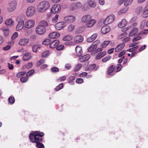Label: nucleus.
Instances as JSON below:
<instances>
[{
    "instance_id": "obj_18",
    "label": "nucleus",
    "mask_w": 148,
    "mask_h": 148,
    "mask_svg": "<svg viewBox=\"0 0 148 148\" xmlns=\"http://www.w3.org/2000/svg\"><path fill=\"white\" fill-rule=\"evenodd\" d=\"M90 58V56L89 54H86L80 57L79 59L81 62H84L88 60Z\"/></svg>"
},
{
    "instance_id": "obj_9",
    "label": "nucleus",
    "mask_w": 148,
    "mask_h": 148,
    "mask_svg": "<svg viewBox=\"0 0 148 148\" xmlns=\"http://www.w3.org/2000/svg\"><path fill=\"white\" fill-rule=\"evenodd\" d=\"M35 22L34 20H30L27 21L25 23V27L26 28H32L35 25Z\"/></svg>"
},
{
    "instance_id": "obj_44",
    "label": "nucleus",
    "mask_w": 148,
    "mask_h": 148,
    "mask_svg": "<svg viewBox=\"0 0 148 148\" xmlns=\"http://www.w3.org/2000/svg\"><path fill=\"white\" fill-rule=\"evenodd\" d=\"M33 65V64L32 62H30L29 63H28L27 64L24 65L23 66V67H25L27 69H29L31 68Z\"/></svg>"
},
{
    "instance_id": "obj_47",
    "label": "nucleus",
    "mask_w": 148,
    "mask_h": 148,
    "mask_svg": "<svg viewBox=\"0 0 148 148\" xmlns=\"http://www.w3.org/2000/svg\"><path fill=\"white\" fill-rule=\"evenodd\" d=\"M34 70H31L29 71L27 73V76H31L34 74Z\"/></svg>"
},
{
    "instance_id": "obj_40",
    "label": "nucleus",
    "mask_w": 148,
    "mask_h": 148,
    "mask_svg": "<svg viewBox=\"0 0 148 148\" xmlns=\"http://www.w3.org/2000/svg\"><path fill=\"white\" fill-rule=\"evenodd\" d=\"M63 87V84L62 83H61L59 85L57 86L55 89L56 91H58L60 89H62Z\"/></svg>"
},
{
    "instance_id": "obj_5",
    "label": "nucleus",
    "mask_w": 148,
    "mask_h": 148,
    "mask_svg": "<svg viewBox=\"0 0 148 148\" xmlns=\"http://www.w3.org/2000/svg\"><path fill=\"white\" fill-rule=\"evenodd\" d=\"M17 5V2L15 1H14L11 2L9 4L7 10L9 12H12L16 9Z\"/></svg>"
},
{
    "instance_id": "obj_59",
    "label": "nucleus",
    "mask_w": 148,
    "mask_h": 148,
    "mask_svg": "<svg viewBox=\"0 0 148 148\" xmlns=\"http://www.w3.org/2000/svg\"><path fill=\"white\" fill-rule=\"evenodd\" d=\"M44 61L43 59H41L38 61L37 63V65L38 66H40L41 64L44 63Z\"/></svg>"
},
{
    "instance_id": "obj_10",
    "label": "nucleus",
    "mask_w": 148,
    "mask_h": 148,
    "mask_svg": "<svg viewBox=\"0 0 148 148\" xmlns=\"http://www.w3.org/2000/svg\"><path fill=\"white\" fill-rule=\"evenodd\" d=\"M84 37L82 36L78 35L76 36L74 38L75 42L77 43H79L82 42L84 40Z\"/></svg>"
},
{
    "instance_id": "obj_14",
    "label": "nucleus",
    "mask_w": 148,
    "mask_h": 148,
    "mask_svg": "<svg viewBox=\"0 0 148 148\" xmlns=\"http://www.w3.org/2000/svg\"><path fill=\"white\" fill-rule=\"evenodd\" d=\"M29 42V40L27 38H22L19 41L18 44L20 46L26 45Z\"/></svg>"
},
{
    "instance_id": "obj_45",
    "label": "nucleus",
    "mask_w": 148,
    "mask_h": 148,
    "mask_svg": "<svg viewBox=\"0 0 148 148\" xmlns=\"http://www.w3.org/2000/svg\"><path fill=\"white\" fill-rule=\"evenodd\" d=\"M66 79V77L65 76H63L62 77H59L58 79L56 81L57 82H60L63 81H64Z\"/></svg>"
},
{
    "instance_id": "obj_27",
    "label": "nucleus",
    "mask_w": 148,
    "mask_h": 148,
    "mask_svg": "<svg viewBox=\"0 0 148 148\" xmlns=\"http://www.w3.org/2000/svg\"><path fill=\"white\" fill-rule=\"evenodd\" d=\"M96 21L93 19H92L89 21L87 23V27H91L96 23Z\"/></svg>"
},
{
    "instance_id": "obj_2",
    "label": "nucleus",
    "mask_w": 148,
    "mask_h": 148,
    "mask_svg": "<svg viewBox=\"0 0 148 148\" xmlns=\"http://www.w3.org/2000/svg\"><path fill=\"white\" fill-rule=\"evenodd\" d=\"M49 7V4L48 2L42 1L38 4L37 7V10L38 12H45Z\"/></svg>"
},
{
    "instance_id": "obj_15",
    "label": "nucleus",
    "mask_w": 148,
    "mask_h": 148,
    "mask_svg": "<svg viewBox=\"0 0 148 148\" xmlns=\"http://www.w3.org/2000/svg\"><path fill=\"white\" fill-rule=\"evenodd\" d=\"M76 55L78 56H80L82 55L83 51L82 48L79 46H77L75 48Z\"/></svg>"
},
{
    "instance_id": "obj_56",
    "label": "nucleus",
    "mask_w": 148,
    "mask_h": 148,
    "mask_svg": "<svg viewBox=\"0 0 148 148\" xmlns=\"http://www.w3.org/2000/svg\"><path fill=\"white\" fill-rule=\"evenodd\" d=\"M18 36V34L17 32H15L12 35L11 38L12 40H14L16 39Z\"/></svg>"
},
{
    "instance_id": "obj_25",
    "label": "nucleus",
    "mask_w": 148,
    "mask_h": 148,
    "mask_svg": "<svg viewBox=\"0 0 148 148\" xmlns=\"http://www.w3.org/2000/svg\"><path fill=\"white\" fill-rule=\"evenodd\" d=\"M91 18V16L90 15H87L83 16L82 19L83 22H85Z\"/></svg>"
},
{
    "instance_id": "obj_23",
    "label": "nucleus",
    "mask_w": 148,
    "mask_h": 148,
    "mask_svg": "<svg viewBox=\"0 0 148 148\" xmlns=\"http://www.w3.org/2000/svg\"><path fill=\"white\" fill-rule=\"evenodd\" d=\"M88 3L89 6L92 8H95L96 5V3L95 0H88Z\"/></svg>"
},
{
    "instance_id": "obj_57",
    "label": "nucleus",
    "mask_w": 148,
    "mask_h": 148,
    "mask_svg": "<svg viewBox=\"0 0 148 148\" xmlns=\"http://www.w3.org/2000/svg\"><path fill=\"white\" fill-rule=\"evenodd\" d=\"M76 82L78 84H81L83 82V79L82 78H77L76 79Z\"/></svg>"
},
{
    "instance_id": "obj_19",
    "label": "nucleus",
    "mask_w": 148,
    "mask_h": 148,
    "mask_svg": "<svg viewBox=\"0 0 148 148\" xmlns=\"http://www.w3.org/2000/svg\"><path fill=\"white\" fill-rule=\"evenodd\" d=\"M97 34H93L90 37H88L87 40V41L88 42H91L95 40L97 37Z\"/></svg>"
},
{
    "instance_id": "obj_17",
    "label": "nucleus",
    "mask_w": 148,
    "mask_h": 148,
    "mask_svg": "<svg viewBox=\"0 0 148 148\" xmlns=\"http://www.w3.org/2000/svg\"><path fill=\"white\" fill-rule=\"evenodd\" d=\"M127 24V22L125 19L122 20L121 22L118 24L119 28H124Z\"/></svg>"
},
{
    "instance_id": "obj_28",
    "label": "nucleus",
    "mask_w": 148,
    "mask_h": 148,
    "mask_svg": "<svg viewBox=\"0 0 148 148\" xmlns=\"http://www.w3.org/2000/svg\"><path fill=\"white\" fill-rule=\"evenodd\" d=\"M106 54V51H103L101 53H99L97 56L96 58L97 60L103 57Z\"/></svg>"
},
{
    "instance_id": "obj_46",
    "label": "nucleus",
    "mask_w": 148,
    "mask_h": 148,
    "mask_svg": "<svg viewBox=\"0 0 148 148\" xmlns=\"http://www.w3.org/2000/svg\"><path fill=\"white\" fill-rule=\"evenodd\" d=\"M133 0H125L124 2V5L127 6L130 4H131Z\"/></svg>"
},
{
    "instance_id": "obj_50",
    "label": "nucleus",
    "mask_w": 148,
    "mask_h": 148,
    "mask_svg": "<svg viewBox=\"0 0 148 148\" xmlns=\"http://www.w3.org/2000/svg\"><path fill=\"white\" fill-rule=\"evenodd\" d=\"M51 70L52 72L55 73L58 72L59 71V69L57 67H53L51 68Z\"/></svg>"
},
{
    "instance_id": "obj_43",
    "label": "nucleus",
    "mask_w": 148,
    "mask_h": 148,
    "mask_svg": "<svg viewBox=\"0 0 148 148\" xmlns=\"http://www.w3.org/2000/svg\"><path fill=\"white\" fill-rule=\"evenodd\" d=\"M8 100L9 102L11 104L14 103L15 101V99L14 97L13 96H10L9 99Z\"/></svg>"
},
{
    "instance_id": "obj_31",
    "label": "nucleus",
    "mask_w": 148,
    "mask_h": 148,
    "mask_svg": "<svg viewBox=\"0 0 148 148\" xmlns=\"http://www.w3.org/2000/svg\"><path fill=\"white\" fill-rule=\"evenodd\" d=\"M73 37L72 36L70 35H67L64 36L62 39L63 40L65 41H69L73 39Z\"/></svg>"
},
{
    "instance_id": "obj_4",
    "label": "nucleus",
    "mask_w": 148,
    "mask_h": 148,
    "mask_svg": "<svg viewBox=\"0 0 148 148\" xmlns=\"http://www.w3.org/2000/svg\"><path fill=\"white\" fill-rule=\"evenodd\" d=\"M36 12L35 8L33 6L28 7L26 11V14L28 17H31L34 15Z\"/></svg>"
},
{
    "instance_id": "obj_29",
    "label": "nucleus",
    "mask_w": 148,
    "mask_h": 148,
    "mask_svg": "<svg viewBox=\"0 0 148 148\" xmlns=\"http://www.w3.org/2000/svg\"><path fill=\"white\" fill-rule=\"evenodd\" d=\"M138 32V28H133L129 34V36H131L136 34Z\"/></svg>"
},
{
    "instance_id": "obj_22",
    "label": "nucleus",
    "mask_w": 148,
    "mask_h": 148,
    "mask_svg": "<svg viewBox=\"0 0 148 148\" xmlns=\"http://www.w3.org/2000/svg\"><path fill=\"white\" fill-rule=\"evenodd\" d=\"M142 15L143 17L145 18L148 17V5H147L145 8Z\"/></svg>"
},
{
    "instance_id": "obj_30",
    "label": "nucleus",
    "mask_w": 148,
    "mask_h": 148,
    "mask_svg": "<svg viewBox=\"0 0 148 148\" xmlns=\"http://www.w3.org/2000/svg\"><path fill=\"white\" fill-rule=\"evenodd\" d=\"M97 48V45L96 44H93L88 48V51L91 52L95 50Z\"/></svg>"
},
{
    "instance_id": "obj_64",
    "label": "nucleus",
    "mask_w": 148,
    "mask_h": 148,
    "mask_svg": "<svg viewBox=\"0 0 148 148\" xmlns=\"http://www.w3.org/2000/svg\"><path fill=\"white\" fill-rule=\"evenodd\" d=\"M146 47V45H144L139 49L138 50L140 52L143 50L144 49H145Z\"/></svg>"
},
{
    "instance_id": "obj_63",
    "label": "nucleus",
    "mask_w": 148,
    "mask_h": 148,
    "mask_svg": "<svg viewBox=\"0 0 148 148\" xmlns=\"http://www.w3.org/2000/svg\"><path fill=\"white\" fill-rule=\"evenodd\" d=\"M11 47V46L10 45H8L5 47L3 48V50L6 51L9 50Z\"/></svg>"
},
{
    "instance_id": "obj_1",
    "label": "nucleus",
    "mask_w": 148,
    "mask_h": 148,
    "mask_svg": "<svg viewBox=\"0 0 148 148\" xmlns=\"http://www.w3.org/2000/svg\"><path fill=\"white\" fill-rule=\"evenodd\" d=\"M44 135L43 132L38 131L32 132L30 133L29 137L31 142L36 143V146L38 148H44L43 144L40 143L42 141V136Z\"/></svg>"
},
{
    "instance_id": "obj_8",
    "label": "nucleus",
    "mask_w": 148,
    "mask_h": 148,
    "mask_svg": "<svg viewBox=\"0 0 148 148\" xmlns=\"http://www.w3.org/2000/svg\"><path fill=\"white\" fill-rule=\"evenodd\" d=\"M64 19L66 22L69 23L75 21L76 19L74 16H69L65 17Z\"/></svg>"
},
{
    "instance_id": "obj_51",
    "label": "nucleus",
    "mask_w": 148,
    "mask_h": 148,
    "mask_svg": "<svg viewBox=\"0 0 148 148\" xmlns=\"http://www.w3.org/2000/svg\"><path fill=\"white\" fill-rule=\"evenodd\" d=\"M127 33L125 32L121 34L119 36V38L121 39L123 38L126 37L127 35Z\"/></svg>"
},
{
    "instance_id": "obj_16",
    "label": "nucleus",
    "mask_w": 148,
    "mask_h": 148,
    "mask_svg": "<svg viewBox=\"0 0 148 148\" xmlns=\"http://www.w3.org/2000/svg\"><path fill=\"white\" fill-rule=\"evenodd\" d=\"M115 68L114 65H112L109 67L107 71V73L109 75H112L113 74V72H114V70Z\"/></svg>"
},
{
    "instance_id": "obj_38",
    "label": "nucleus",
    "mask_w": 148,
    "mask_h": 148,
    "mask_svg": "<svg viewBox=\"0 0 148 148\" xmlns=\"http://www.w3.org/2000/svg\"><path fill=\"white\" fill-rule=\"evenodd\" d=\"M56 32H53L50 34L49 36V37L51 38H56Z\"/></svg>"
},
{
    "instance_id": "obj_33",
    "label": "nucleus",
    "mask_w": 148,
    "mask_h": 148,
    "mask_svg": "<svg viewBox=\"0 0 148 148\" xmlns=\"http://www.w3.org/2000/svg\"><path fill=\"white\" fill-rule=\"evenodd\" d=\"M31 57L30 54L28 53H26L23 57V60L26 61L29 59Z\"/></svg>"
},
{
    "instance_id": "obj_41",
    "label": "nucleus",
    "mask_w": 148,
    "mask_h": 148,
    "mask_svg": "<svg viewBox=\"0 0 148 148\" xmlns=\"http://www.w3.org/2000/svg\"><path fill=\"white\" fill-rule=\"evenodd\" d=\"M82 66V65L81 64H78L75 67L74 69V71H78L80 70Z\"/></svg>"
},
{
    "instance_id": "obj_35",
    "label": "nucleus",
    "mask_w": 148,
    "mask_h": 148,
    "mask_svg": "<svg viewBox=\"0 0 148 148\" xmlns=\"http://www.w3.org/2000/svg\"><path fill=\"white\" fill-rule=\"evenodd\" d=\"M2 30L3 32L4 35L5 36H8L9 33V31L8 28H2Z\"/></svg>"
},
{
    "instance_id": "obj_34",
    "label": "nucleus",
    "mask_w": 148,
    "mask_h": 148,
    "mask_svg": "<svg viewBox=\"0 0 148 148\" xmlns=\"http://www.w3.org/2000/svg\"><path fill=\"white\" fill-rule=\"evenodd\" d=\"M24 25V21L22 20H20L16 26V28H23Z\"/></svg>"
},
{
    "instance_id": "obj_24",
    "label": "nucleus",
    "mask_w": 148,
    "mask_h": 148,
    "mask_svg": "<svg viewBox=\"0 0 148 148\" xmlns=\"http://www.w3.org/2000/svg\"><path fill=\"white\" fill-rule=\"evenodd\" d=\"M36 32L38 34L41 35L44 34L45 32V28H36Z\"/></svg>"
},
{
    "instance_id": "obj_7",
    "label": "nucleus",
    "mask_w": 148,
    "mask_h": 148,
    "mask_svg": "<svg viewBox=\"0 0 148 148\" xmlns=\"http://www.w3.org/2000/svg\"><path fill=\"white\" fill-rule=\"evenodd\" d=\"M61 10V6L58 4H56L54 5L52 8V12L54 13H58Z\"/></svg>"
},
{
    "instance_id": "obj_3",
    "label": "nucleus",
    "mask_w": 148,
    "mask_h": 148,
    "mask_svg": "<svg viewBox=\"0 0 148 148\" xmlns=\"http://www.w3.org/2000/svg\"><path fill=\"white\" fill-rule=\"evenodd\" d=\"M115 19V16L113 15H111L108 16L103 21L104 24L105 26H104L102 28L106 27L108 24L112 22Z\"/></svg>"
},
{
    "instance_id": "obj_12",
    "label": "nucleus",
    "mask_w": 148,
    "mask_h": 148,
    "mask_svg": "<svg viewBox=\"0 0 148 148\" xmlns=\"http://www.w3.org/2000/svg\"><path fill=\"white\" fill-rule=\"evenodd\" d=\"M5 24L8 27H13L14 25V22L11 19L9 18L5 21Z\"/></svg>"
},
{
    "instance_id": "obj_52",
    "label": "nucleus",
    "mask_w": 148,
    "mask_h": 148,
    "mask_svg": "<svg viewBox=\"0 0 148 148\" xmlns=\"http://www.w3.org/2000/svg\"><path fill=\"white\" fill-rule=\"evenodd\" d=\"M28 79V78L27 77H25L21 78L20 81L23 83L25 82H27Z\"/></svg>"
},
{
    "instance_id": "obj_20",
    "label": "nucleus",
    "mask_w": 148,
    "mask_h": 148,
    "mask_svg": "<svg viewBox=\"0 0 148 148\" xmlns=\"http://www.w3.org/2000/svg\"><path fill=\"white\" fill-rule=\"evenodd\" d=\"M66 24L64 22H58L56 23L55 25V26L56 28V27H58V28H64L66 26Z\"/></svg>"
},
{
    "instance_id": "obj_21",
    "label": "nucleus",
    "mask_w": 148,
    "mask_h": 148,
    "mask_svg": "<svg viewBox=\"0 0 148 148\" xmlns=\"http://www.w3.org/2000/svg\"><path fill=\"white\" fill-rule=\"evenodd\" d=\"M125 44L123 43L119 44L115 49V51L116 52H118L121 51L124 47Z\"/></svg>"
},
{
    "instance_id": "obj_36",
    "label": "nucleus",
    "mask_w": 148,
    "mask_h": 148,
    "mask_svg": "<svg viewBox=\"0 0 148 148\" xmlns=\"http://www.w3.org/2000/svg\"><path fill=\"white\" fill-rule=\"evenodd\" d=\"M110 31V28H101V31L103 34H105L109 32Z\"/></svg>"
},
{
    "instance_id": "obj_6",
    "label": "nucleus",
    "mask_w": 148,
    "mask_h": 148,
    "mask_svg": "<svg viewBox=\"0 0 148 148\" xmlns=\"http://www.w3.org/2000/svg\"><path fill=\"white\" fill-rule=\"evenodd\" d=\"M82 5L81 3L77 2L75 3H72L69 6V8L71 10H76L79 8H81Z\"/></svg>"
},
{
    "instance_id": "obj_37",
    "label": "nucleus",
    "mask_w": 148,
    "mask_h": 148,
    "mask_svg": "<svg viewBox=\"0 0 148 148\" xmlns=\"http://www.w3.org/2000/svg\"><path fill=\"white\" fill-rule=\"evenodd\" d=\"M51 41V40L50 39H46L42 42V44L46 45H48L49 44H50Z\"/></svg>"
},
{
    "instance_id": "obj_62",
    "label": "nucleus",
    "mask_w": 148,
    "mask_h": 148,
    "mask_svg": "<svg viewBox=\"0 0 148 148\" xmlns=\"http://www.w3.org/2000/svg\"><path fill=\"white\" fill-rule=\"evenodd\" d=\"M125 53V50H124L121 52L119 53L118 55L119 57H120L124 55Z\"/></svg>"
},
{
    "instance_id": "obj_32",
    "label": "nucleus",
    "mask_w": 148,
    "mask_h": 148,
    "mask_svg": "<svg viewBox=\"0 0 148 148\" xmlns=\"http://www.w3.org/2000/svg\"><path fill=\"white\" fill-rule=\"evenodd\" d=\"M84 28H76L75 32L76 34H79L84 32Z\"/></svg>"
},
{
    "instance_id": "obj_53",
    "label": "nucleus",
    "mask_w": 148,
    "mask_h": 148,
    "mask_svg": "<svg viewBox=\"0 0 148 148\" xmlns=\"http://www.w3.org/2000/svg\"><path fill=\"white\" fill-rule=\"evenodd\" d=\"M143 10V8L142 7L140 6L138 7L136 9V11L138 13L140 14L142 12Z\"/></svg>"
},
{
    "instance_id": "obj_49",
    "label": "nucleus",
    "mask_w": 148,
    "mask_h": 148,
    "mask_svg": "<svg viewBox=\"0 0 148 148\" xmlns=\"http://www.w3.org/2000/svg\"><path fill=\"white\" fill-rule=\"evenodd\" d=\"M64 46L63 45H59L57 46L56 48L57 50L60 51L63 49Z\"/></svg>"
},
{
    "instance_id": "obj_39",
    "label": "nucleus",
    "mask_w": 148,
    "mask_h": 148,
    "mask_svg": "<svg viewBox=\"0 0 148 148\" xmlns=\"http://www.w3.org/2000/svg\"><path fill=\"white\" fill-rule=\"evenodd\" d=\"M110 41H104L101 44V46L103 48L106 47L110 43Z\"/></svg>"
},
{
    "instance_id": "obj_42",
    "label": "nucleus",
    "mask_w": 148,
    "mask_h": 148,
    "mask_svg": "<svg viewBox=\"0 0 148 148\" xmlns=\"http://www.w3.org/2000/svg\"><path fill=\"white\" fill-rule=\"evenodd\" d=\"M128 10L127 7H125L124 9L120 10L118 12L119 14H121L122 13L126 12Z\"/></svg>"
},
{
    "instance_id": "obj_48",
    "label": "nucleus",
    "mask_w": 148,
    "mask_h": 148,
    "mask_svg": "<svg viewBox=\"0 0 148 148\" xmlns=\"http://www.w3.org/2000/svg\"><path fill=\"white\" fill-rule=\"evenodd\" d=\"M111 58V56H108L106 57L103 58L102 59V61L103 62H106L107 61L110 60V59Z\"/></svg>"
},
{
    "instance_id": "obj_11",
    "label": "nucleus",
    "mask_w": 148,
    "mask_h": 148,
    "mask_svg": "<svg viewBox=\"0 0 148 148\" xmlns=\"http://www.w3.org/2000/svg\"><path fill=\"white\" fill-rule=\"evenodd\" d=\"M49 27V24L45 20H42L40 22L39 25L36 28L42 27L45 28Z\"/></svg>"
},
{
    "instance_id": "obj_55",
    "label": "nucleus",
    "mask_w": 148,
    "mask_h": 148,
    "mask_svg": "<svg viewBox=\"0 0 148 148\" xmlns=\"http://www.w3.org/2000/svg\"><path fill=\"white\" fill-rule=\"evenodd\" d=\"M49 53L48 51H45L42 53L41 56L43 57H46L48 56Z\"/></svg>"
},
{
    "instance_id": "obj_58",
    "label": "nucleus",
    "mask_w": 148,
    "mask_h": 148,
    "mask_svg": "<svg viewBox=\"0 0 148 148\" xmlns=\"http://www.w3.org/2000/svg\"><path fill=\"white\" fill-rule=\"evenodd\" d=\"M148 33V29H145L141 32L139 33L138 34V35H140L141 34H147Z\"/></svg>"
},
{
    "instance_id": "obj_54",
    "label": "nucleus",
    "mask_w": 148,
    "mask_h": 148,
    "mask_svg": "<svg viewBox=\"0 0 148 148\" xmlns=\"http://www.w3.org/2000/svg\"><path fill=\"white\" fill-rule=\"evenodd\" d=\"M138 47H139L138 46H137L135 47H133L132 48L130 49H129L127 50V51H128L131 52H133L136 50L138 48Z\"/></svg>"
},
{
    "instance_id": "obj_26",
    "label": "nucleus",
    "mask_w": 148,
    "mask_h": 148,
    "mask_svg": "<svg viewBox=\"0 0 148 148\" xmlns=\"http://www.w3.org/2000/svg\"><path fill=\"white\" fill-rule=\"evenodd\" d=\"M41 48V46L39 45H34L32 46V50L34 52H36Z\"/></svg>"
},
{
    "instance_id": "obj_60",
    "label": "nucleus",
    "mask_w": 148,
    "mask_h": 148,
    "mask_svg": "<svg viewBox=\"0 0 148 148\" xmlns=\"http://www.w3.org/2000/svg\"><path fill=\"white\" fill-rule=\"evenodd\" d=\"M96 65L95 64H92L90 65L88 67V69L90 70H93L95 69Z\"/></svg>"
},
{
    "instance_id": "obj_61",
    "label": "nucleus",
    "mask_w": 148,
    "mask_h": 148,
    "mask_svg": "<svg viewBox=\"0 0 148 148\" xmlns=\"http://www.w3.org/2000/svg\"><path fill=\"white\" fill-rule=\"evenodd\" d=\"M122 67V66L120 64H118L117 65V67L116 68L117 70L116 71V72H118L120 71Z\"/></svg>"
},
{
    "instance_id": "obj_13",
    "label": "nucleus",
    "mask_w": 148,
    "mask_h": 148,
    "mask_svg": "<svg viewBox=\"0 0 148 148\" xmlns=\"http://www.w3.org/2000/svg\"><path fill=\"white\" fill-rule=\"evenodd\" d=\"M59 43V41L58 40H55L51 42L50 47L51 48H54L57 47Z\"/></svg>"
}]
</instances>
